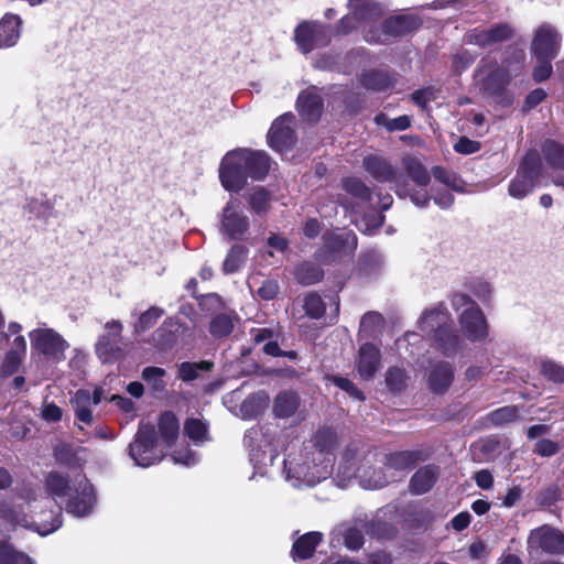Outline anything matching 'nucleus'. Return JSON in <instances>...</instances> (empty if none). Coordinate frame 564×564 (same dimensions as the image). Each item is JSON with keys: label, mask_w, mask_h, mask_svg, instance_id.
Here are the masks:
<instances>
[{"label": "nucleus", "mask_w": 564, "mask_h": 564, "mask_svg": "<svg viewBox=\"0 0 564 564\" xmlns=\"http://www.w3.org/2000/svg\"><path fill=\"white\" fill-rule=\"evenodd\" d=\"M514 34V28L509 23H497L489 28L477 26L468 30L463 41L468 45L489 48L510 40Z\"/></svg>", "instance_id": "obj_14"}, {"label": "nucleus", "mask_w": 564, "mask_h": 564, "mask_svg": "<svg viewBox=\"0 0 564 564\" xmlns=\"http://www.w3.org/2000/svg\"><path fill=\"white\" fill-rule=\"evenodd\" d=\"M257 293L262 300L270 301L278 295L279 283L274 280H264Z\"/></svg>", "instance_id": "obj_64"}, {"label": "nucleus", "mask_w": 564, "mask_h": 564, "mask_svg": "<svg viewBox=\"0 0 564 564\" xmlns=\"http://www.w3.org/2000/svg\"><path fill=\"white\" fill-rule=\"evenodd\" d=\"M438 470L433 465L420 468L410 480V490L414 495L427 492L436 481Z\"/></svg>", "instance_id": "obj_26"}, {"label": "nucleus", "mask_w": 564, "mask_h": 564, "mask_svg": "<svg viewBox=\"0 0 564 564\" xmlns=\"http://www.w3.org/2000/svg\"><path fill=\"white\" fill-rule=\"evenodd\" d=\"M269 397L264 392H257L246 398L241 405L240 412L243 419H252L259 415L268 406Z\"/></svg>", "instance_id": "obj_36"}, {"label": "nucleus", "mask_w": 564, "mask_h": 564, "mask_svg": "<svg viewBox=\"0 0 564 564\" xmlns=\"http://www.w3.org/2000/svg\"><path fill=\"white\" fill-rule=\"evenodd\" d=\"M558 449L560 446L557 443L549 438H541L535 443L533 451L542 457H550L555 455Z\"/></svg>", "instance_id": "obj_62"}, {"label": "nucleus", "mask_w": 564, "mask_h": 564, "mask_svg": "<svg viewBox=\"0 0 564 564\" xmlns=\"http://www.w3.org/2000/svg\"><path fill=\"white\" fill-rule=\"evenodd\" d=\"M553 58H536L539 64L533 69V79L538 83L547 79L552 74L551 61Z\"/></svg>", "instance_id": "obj_63"}, {"label": "nucleus", "mask_w": 564, "mask_h": 564, "mask_svg": "<svg viewBox=\"0 0 564 564\" xmlns=\"http://www.w3.org/2000/svg\"><path fill=\"white\" fill-rule=\"evenodd\" d=\"M524 62L525 52L517 47L508 48L500 64L491 57H484L475 72L476 86L486 95L499 99L511 79L520 75Z\"/></svg>", "instance_id": "obj_3"}, {"label": "nucleus", "mask_w": 564, "mask_h": 564, "mask_svg": "<svg viewBox=\"0 0 564 564\" xmlns=\"http://www.w3.org/2000/svg\"><path fill=\"white\" fill-rule=\"evenodd\" d=\"M90 402L89 390L84 389L77 390L70 399L76 420L86 425L93 424L94 421L91 409L95 405Z\"/></svg>", "instance_id": "obj_27"}, {"label": "nucleus", "mask_w": 564, "mask_h": 564, "mask_svg": "<svg viewBox=\"0 0 564 564\" xmlns=\"http://www.w3.org/2000/svg\"><path fill=\"white\" fill-rule=\"evenodd\" d=\"M304 310L311 318L317 319L324 315L326 304L318 294L310 293L305 296Z\"/></svg>", "instance_id": "obj_48"}, {"label": "nucleus", "mask_w": 564, "mask_h": 564, "mask_svg": "<svg viewBox=\"0 0 564 564\" xmlns=\"http://www.w3.org/2000/svg\"><path fill=\"white\" fill-rule=\"evenodd\" d=\"M365 170L378 182H389L400 185L401 175L388 161L379 155L369 154L362 161Z\"/></svg>", "instance_id": "obj_22"}, {"label": "nucleus", "mask_w": 564, "mask_h": 564, "mask_svg": "<svg viewBox=\"0 0 564 564\" xmlns=\"http://www.w3.org/2000/svg\"><path fill=\"white\" fill-rule=\"evenodd\" d=\"M246 258L247 250L242 246H234L224 261V272L228 274L237 271L245 263Z\"/></svg>", "instance_id": "obj_46"}, {"label": "nucleus", "mask_w": 564, "mask_h": 564, "mask_svg": "<svg viewBox=\"0 0 564 564\" xmlns=\"http://www.w3.org/2000/svg\"><path fill=\"white\" fill-rule=\"evenodd\" d=\"M128 452L134 464L143 468L161 462L164 457V447L158 441L154 426L149 423H141L139 425Z\"/></svg>", "instance_id": "obj_8"}, {"label": "nucleus", "mask_w": 564, "mask_h": 564, "mask_svg": "<svg viewBox=\"0 0 564 564\" xmlns=\"http://www.w3.org/2000/svg\"><path fill=\"white\" fill-rule=\"evenodd\" d=\"M29 338L34 351L55 362L64 360L65 351L69 348L68 341L44 323L30 330Z\"/></svg>", "instance_id": "obj_9"}, {"label": "nucleus", "mask_w": 564, "mask_h": 564, "mask_svg": "<svg viewBox=\"0 0 564 564\" xmlns=\"http://www.w3.org/2000/svg\"><path fill=\"white\" fill-rule=\"evenodd\" d=\"M243 442L249 449L250 462L254 468L262 475L267 474L263 468L273 464L276 454L264 427L256 425L249 429L245 434Z\"/></svg>", "instance_id": "obj_10"}, {"label": "nucleus", "mask_w": 564, "mask_h": 564, "mask_svg": "<svg viewBox=\"0 0 564 564\" xmlns=\"http://www.w3.org/2000/svg\"><path fill=\"white\" fill-rule=\"evenodd\" d=\"M382 323V316L377 312L366 313L360 321V334L372 336Z\"/></svg>", "instance_id": "obj_55"}, {"label": "nucleus", "mask_w": 564, "mask_h": 564, "mask_svg": "<svg viewBox=\"0 0 564 564\" xmlns=\"http://www.w3.org/2000/svg\"><path fill=\"white\" fill-rule=\"evenodd\" d=\"M163 314L164 311L162 308L158 306H151L140 315L138 322L134 325L135 332H144L151 328Z\"/></svg>", "instance_id": "obj_49"}, {"label": "nucleus", "mask_w": 564, "mask_h": 564, "mask_svg": "<svg viewBox=\"0 0 564 564\" xmlns=\"http://www.w3.org/2000/svg\"><path fill=\"white\" fill-rule=\"evenodd\" d=\"M348 8L349 13L337 25V32L341 34H347L359 25L372 22L383 14V7L376 0H349Z\"/></svg>", "instance_id": "obj_11"}, {"label": "nucleus", "mask_w": 564, "mask_h": 564, "mask_svg": "<svg viewBox=\"0 0 564 564\" xmlns=\"http://www.w3.org/2000/svg\"><path fill=\"white\" fill-rule=\"evenodd\" d=\"M158 426L161 442L164 444L163 447H170L180 433V423L177 417L174 413L166 411L161 414Z\"/></svg>", "instance_id": "obj_31"}, {"label": "nucleus", "mask_w": 564, "mask_h": 564, "mask_svg": "<svg viewBox=\"0 0 564 564\" xmlns=\"http://www.w3.org/2000/svg\"><path fill=\"white\" fill-rule=\"evenodd\" d=\"M376 122L383 126L388 131H403L411 126V118L406 115L389 119L383 115L376 117Z\"/></svg>", "instance_id": "obj_54"}, {"label": "nucleus", "mask_w": 564, "mask_h": 564, "mask_svg": "<svg viewBox=\"0 0 564 564\" xmlns=\"http://www.w3.org/2000/svg\"><path fill=\"white\" fill-rule=\"evenodd\" d=\"M471 292L479 301L487 303L492 297L494 288L488 281L478 280L473 283Z\"/></svg>", "instance_id": "obj_60"}, {"label": "nucleus", "mask_w": 564, "mask_h": 564, "mask_svg": "<svg viewBox=\"0 0 564 564\" xmlns=\"http://www.w3.org/2000/svg\"><path fill=\"white\" fill-rule=\"evenodd\" d=\"M328 380L339 389L346 391L351 398L360 401L365 399L364 393L348 378L333 376Z\"/></svg>", "instance_id": "obj_57"}, {"label": "nucleus", "mask_w": 564, "mask_h": 564, "mask_svg": "<svg viewBox=\"0 0 564 564\" xmlns=\"http://www.w3.org/2000/svg\"><path fill=\"white\" fill-rule=\"evenodd\" d=\"M325 247L334 257L352 253L357 248L356 235L346 228L335 229L324 235Z\"/></svg>", "instance_id": "obj_20"}, {"label": "nucleus", "mask_w": 564, "mask_h": 564, "mask_svg": "<svg viewBox=\"0 0 564 564\" xmlns=\"http://www.w3.org/2000/svg\"><path fill=\"white\" fill-rule=\"evenodd\" d=\"M419 328L424 334L433 336L447 357L455 355L462 348V339L454 330L451 314L443 304L425 311L419 319Z\"/></svg>", "instance_id": "obj_6"}, {"label": "nucleus", "mask_w": 564, "mask_h": 564, "mask_svg": "<svg viewBox=\"0 0 564 564\" xmlns=\"http://www.w3.org/2000/svg\"><path fill=\"white\" fill-rule=\"evenodd\" d=\"M268 140L271 148L276 151H284L291 148L295 142L294 117L291 113H284L272 123Z\"/></svg>", "instance_id": "obj_19"}, {"label": "nucleus", "mask_w": 564, "mask_h": 564, "mask_svg": "<svg viewBox=\"0 0 564 564\" xmlns=\"http://www.w3.org/2000/svg\"><path fill=\"white\" fill-rule=\"evenodd\" d=\"M236 316L232 313L216 314L209 323V333L215 338H223L231 334Z\"/></svg>", "instance_id": "obj_37"}, {"label": "nucleus", "mask_w": 564, "mask_h": 564, "mask_svg": "<svg viewBox=\"0 0 564 564\" xmlns=\"http://www.w3.org/2000/svg\"><path fill=\"white\" fill-rule=\"evenodd\" d=\"M46 488L57 503L67 497L65 509L77 518L89 516L95 508L94 488L84 475H77L70 486L68 478L58 473H50L46 477Z\"/></svg>", "instance_id": "obj_4"}, {"label": "nucleus", "mask_w": 564, "mask_h": 564, "mask_svg": "<svg viewBox=\"0 0 564 564\" xmlns=\"http://www.w3.org/2000/svg\"><path fill=\"white\" fill-rule=\"evenodd\" d=\"M344 189L352 196L360 199H368L370 197V189L368 186L357 177H347L343 181Z\"/></svg>", "instance_id": "obj_52"}, {"label": "nucleus", "mask_w": 564, "mask_h": 564, "mask_svg": "<svg viewBox=\"0 0 564 564\" xmlns=\"http://www.w3.org/2000/svg\"><path fill=\"white\" fill-rule=\"evenodd\" d=\"M382 468H373L369 457L360 458L357 451L347 447L338 465L337 477L340 481H347L357 478L365 489H377L389 484L393 479L392 475H388Z\"/></svg>", "instance_id": "obj_5"}, {"label": "nucleus", "mask_w": 564, "mask_h": 564, "mask_svg": "<svg viewBox=\"0 0 564 564\" xmlns=\"http://www.w3.org/2000/svg\"><path fill=\"white\" fill-rule=\"evenodd\" d=\"M381 366V354L377 346L366 343L359 347L356 370L364 380H370Z\"/></svg>", "instance_id": "obj_21"}, {"label": "nucleus", "mask_w": 564, "mask_h": 564, "mask_svg": "<svg viewBox=\"0 0 564 564\" xmlns=\"http://www.w3.org/2000/svg\"><path fill=\"white\" fill-rule=\"evenodd\" d=\"M454 380V368L447 361H437L429 372V388L434 393H444Z\"/></svg>", "instance_id": "obj_24"}, {"label": "nucleus", "mask_w": 564, "mask_h": 564, "mask_svg": "<svg viewBox=\"0 0 564 564\" xmlns=\"http://www.w3.org/2000/svg\"><path fill=\"white\" fill-rule=\"evenodd\" d=\"M422 19L417 14H401L390 17L382 23L381 31H369L366 40L375 43H384L390 36H401L417 30Z\"/></svg>", "instance_id": "obj_15"}, {"label": "nucleus", "mask_w": 564, "mask_h": 564, "mask_svg": "<svg viewBox=\"0 0 564 564\" xmlns=\"http://www.w3.org/2000/svg\"><path fill=\"white\" fill-rule=\"evenodd\" d=\"M297 110L302 118L316 122L323 112V100L316 87L303 90L297 97Z\"/></svg>", "instance_id": "obj_23"}, {"label": "nucleus", "mask_w": 564, "mask_h": 564, "mask_svg": "<svg viewBox=\"0 0 564 564\" xmlns=\"http://www.w3.org/2000/svg\"><path fill=\"white\" fill-rule=\"evenodd\" d=\"M294 41L297 48L307 54L329 43L330 30L318 21H303L294 30Z\"/></svg>", "instance_id": "obj_13"}, {"label": "nucleus", "mask_w": 564, "mask_h": 564, "mask_svg": "<svg viewBox=\"0 0 564 564\" xmlns=\"http://www.w3.org/2000/svg\"><path fill=\"white\" fill-rule=\"evenodd\" d=\"M338 437L329 427L319 429L297 453L283 460L285 480L294 488L312 487L333 474Z\"/></svg>", "instance_id": "obj_1"}, {"label": "nucleus", "mask_w": 564, "mask_h": 564, "mask_svg": "<svg viewBox=\"0 0 564 564\" xmlns=\"http://www.w3.org/2000/svg\"><path fill=\"white\" fill-rule=\"evenodd\" d=\"M451 306L457 314L459 330L470 343H482L489 336V326L480 306L468 295L451 296Z\"/></svg>", "instance_id": "obj_7"}, {"label": "nucleus", "mask_w": 564, "mask_h": 564, "mask_svg": "<svg viewBox=\"0 0 564 564\" xmlns=\"http://www.w3.org/2000/svg\"><path fill=\"white\" fill-rule=\"evenodd\" d=\"M172 459L175 464L184 465L186 467L195 466L199 462L198 455L187 447L175 449L172 453Z\"/></svg>", "instance_id": "obj_58"}, {"label": "nucleus", "mask_w": 564, "mask_h": 564, "mask_svg": "<svg viewBox=\"0 0 564 564\" xmlns=\"http://www.w3.org/2000/svg\"><path fill=\"white\" fill-rule=\"evenodd\" d=\"M249 227V221L242 214H224L221 232L229 239H241Z\"/></svg>", "instance_id": "obj_30"}, {"label": "nucleus", "mask_w": 564, "mask_h": 564, "mask_svg": "<svg viewBox=\"0 0 564 564\" xmlns=\"http://www.w3.org/2000/svg\"><path fill=\"white\" fill-rule=\"evenodd\" d=\"M528 545L531 550L541 549L547 553H563L564 533L550 525H542L531 531Z\"/></svg>", "instance_id": "obj_18"}, {"label": "nucleus", "mask_w": 564, "mask_h": 564, "mask_svg": "<svg viewBox=\"0 0 564 564\" xmlns=\"http://www.w3.org/2000/svg\"><path fill=\"white\" fill-rule=\"evenodd\" d=\"M322 541V533L313 531L300 536L294 543L291 551L293 560H305L313 555L316 546Z\"/></svg>", "instance_id": "obj_29"}, {"label": "nucleus", "mask_w": 564, "mask_h": 564, "mask_svg": "<svg viewBox=\"0 0 564 564\" xmlns=\"http://www.w3.org/2000/svg\"><path fill=\"white\" fill-rule=\"evenodd\" d=\"M270 169L271 159L264 151L237 148L221 158L218 177L225 191L237 194L247 186L249 180L263 181Z\"/></svg>", "instance_id": "obj_2"}, {"label": "nucleus", "mask_w": 564, "mask_h": 564, "mask_svg": "<svg viewBox=\"0 0 564 564\" xmlns=\"http://www.w3.org/2000/svg\"><path fill=\"white\" fill-rule=\"evenodd\" d=\"M32 524L34 525V530L37 531L39 534L43 536L55 532L62 527L61 508H58L57 512L52 517V520L50 522L43 520L40 523Z\"/></svg>", "instance_id": "obj_59"}, {"label": "nucleus", "mask_w": 564, "mask_h": 564, "mask_svg": "<svg viewBox=\"0 0 564 564\" xmlns=\"http://www.w3.org/2000/svg\"><path fill=\"white\" fill-rule=\"evenodd\" d=\"M432 174L435 177V180L445 184L447 187H451L454 189L460 188V180L457 177L456 174L448 172L447 170H445L441 166L433 167Z\"/></svg>", "instance_id": "obj_56"}, {"label": "nucleus", "mask_w": 564, "mask_h": 564, "mask_svg": "<svg viewBox=\"0 0 564 564\" xmlns=\"http://www.w3.org/2000/svg\"><path fill=\"white\" fill-rule=\"evenodd\" d=\"M213 367V362L210 361H199V362H182L178 366V377L183 381H193L198 378L202 371H209Z\"/></svg>", "instance_id": "obj_42"}, {"label": "nucleus", "mask_w": 564, "mask_h": 564, "mask_svg": "<svg viewBox=\"0 0 564 564\" xmlns=\"http://www.w3.org/2000/svg\"><path fill=\"white\" fill-rule=\"evenodd\" d=\"M105 333L100 334L95 344V352L102 364H111L120 355L121 333L120 321L111 319L104 325Z\"/></svg>", "instance_id": "obj_16"}, {"label": "nucleus", "mask_w": 564, "mask_h": 564, "mask_svg": "<svg viewBox=\"0 0 564 564\" xmlns=\"http://www.w3.org/2000/svg\"><path fill=\"white\" fill-rule=\"evenodd\" d=\"M0 564H35L25 553L17 551L12 545L0 544Z\"/></svg>", "instance_id": "obj_43"}, {"label": "nucleus", "mask_w": 564, "mask_h": 564, "mask_svg": "<svg viewBox=\"0 0 564 564\" xmlns=\"http://www.w3.org/2000/svg\"><path fill=\"white\" fill-rule=\"evenodd\" d=\"M406 173L419 186H425L430 182V173L426 167L415 158H406L403 161Z\"/></svg>", "instance_id": "obj_40"}, {"label": "nucleus", "mask_w": 564, "mask_h": 564, "mask_svg": "<svg viewBox=\"0 0 564 564\" xmlns=\"http://www.w3.org/2000/svg\"><path fill=\"white\" fill-rule=\"evenodd\" d=\"M184 435L195 445H202L209 441L208 426L199 419L191 417L184 423Z\"/></svg>", "instance_id": "obj_38"}, {"label": "nucleus", "mask_w": 564, "mask_h": 564, "mask_svg": "<svg viewBox=\"0 0 564 564\" xmlns=\"http://www.w3.org/2000/svg\"><path fill=\"white\" fill-rule=\"evenodd\" d=\"M520 416L518 406L507 405L491 412L488 417L495 425H502L516 421Z\"/></svg>", "instance_id": "obj_47"}, {"label": "nucleus", "mask_w": 564, "mask_h": 564, "mask_svg": "<svg viewBox=\"0 0 564 564\" xmlns=\"http://www.w3.org/2000/svg\"><path fill=\"white\" fill-rule=\"evenodd\" d=\"M166 371L160 367H145L142 370V379L147 382V384L151 388L153 393H162L165 391L166 383L164 381V376Z\"/></svg>", "instance_id": "obj_41"}, {"label": "nucleus", "mask_w": 564, "mask_h": 564, "mask_svg": "<svg viewBox=\"0 0 564 564\" xmlns=\"http://www.w3.org/2000/svg\"><path fill=\"white\" fill-rule=\"evenodd\" d=\"M541 161L535 152L525 155L523 163L509 185V195L517 199L525 197L535 186L541 174Z\"/></svg>", "instance_id": "obj_12"}, {"label": "nucleus", "mask_w": 564, "mask_h": 564, "mask_svg": "<svg viewBox=\"0 0 564 564\" xmlns=\"http://www.w3.org/2000/svg\"><path fill=\"white\" fill-rule=\"evenodd\" d=\"M562 35L553 25H540L531 42V53L535 58H555L560 52Z\"/></svg>", "instance_id": "obj_17"}, {"label": "nucleus", "mask_w": 564, "mask_h": 564, "mask_svg": "<svg viewBox=\"0 0 564 564\" xmlns=\"http://www.w3.org/2000/svg\"><path fill=\"white\" fill-rule=\"evenodd\" d=\"M546 163L554 170L564 167V147L552 140H546L542 148Z\"/></svg>", "instance_id": "obj_39"}, {"label": "nucleus", "mask_w": 564, "mask_h": 564, "mask_svg": "<svg viewBox=\"0 0 564 564\" xmlns=\"http://www.w3.org/2000/svg\"><path fill=\"white\" fill-rule=\"evenodd\" d=\"M383 267V259L381 256L377 253H371L367 256L364 260L362 271L366 275L372 276L378 274Z\"/></svg>", "instance_id": "obj_61"}, {"label": "nucleus", "mask_w": 564, "mask_h": 564, "mask_svg": "<svg viewBox=\"0 0 564 564\" xmlns=\"http://www.w3.org/2000/svg\"><path fill=\"white\" fill-rule=\"evenodd\" d=\"M362 84L368 89L381 91L390 86V79L382 72H371L364 76Z\"/></svg>", "instance_id": "obj_51"}, {"label": "nucleus", "mask_w": 564, "mask_h": 564, "mask_svg": "<svg viewBox=\"0 0 564 564\" xmlns=\"http://www.w3.org/2000/svg\"><path fill=\"white\" fill-rule=\"evenodd\" d=\"M22 21L18 15L6 14L0 21V48L13 46L20 37Z\"/></svg>", "instance_id": "obj_28"}, {"label": "nucleus", "mask_w": 564, "mask_h": 564, "mask_svg": "<svg viewBox=\"0 0 564 564\" xmlns=\"http://www.w3.org/2000/svg\"><path fill=\"white\" fill-rule=\"evenodd\" d=\"M24 360L25 358L22 356L6 351L0 366V376L7 378L14 375Z\"/></svg>", "instance_id": "obj_50"}, {"label": "nucleus", "mask_w": 564, "mask_h": 564, "mask_svg": "<svg viewBox=\"0 0 564 564\" xmlns=\"http://www.w3.org/2000/svg\"><path fill=\"white\" fill-rule=\"evenodd\" d=\"M299 404L300 401L297 394L285 391L276 395L273 411L276 416L286 419L296 412Z\"/></svg>", "instance_id": "obj_35"}, {"label": "nucleus", "mask_w": 564, "mask_h": 564, "mask_svg": "<svg viewBox=\"0 0 564 564\" xmlns=\"http://www.w3.org/2000/svg\"><path fill=\"white\" fill-rule=\"evenodd\" d=\"M246 199L254 212L278 209L281 206L278 197L262 186L251 188L246 194Z\"/></svg>", "instance_id": "obj_25"}, {"label": "nucleus", "mask_w": 564, "mask_h": 564, "mask_svg": "<svg viewBox=\"0 0 564 564\" xmlns=\"http://www.w3.org/2000/svg\"><path fill=\"white\" fill-rule=\"evenodd\" d=\"M541 373L554 383L564 382V367L553 360L542 361Z\"/></svg>", "instance_id": "obj_53"}, {"label": "nucleus", "mask_w": 564, "mask_h": 564, "mask_svg": "<svg viewBox=\"0 0 564 564\" xmlns=\"http://www.w3.org/2000/svg\"><path fill=\"white\" fill-rule=\"evenodd\" d=\"M386 384L390 391L399 392L408 386L409 377L404 369L390 367L386 372Z\"/></svg>", "instance_id": "obj_45"}, {"label": "nucleus", "mask_w": 564, "mask_h": 564, "mask_svg": "<svg viewBox=\"0 0 564 564\" xmlns=\"http://www.w3.org/2000/svg\"><path fill=\"white\" fill-rule=\"evenodd\" d=\"M295 278L301 284L311 285L323 278V272L317 265L305 262L296 268Z\"/></svg>", "instance_id": "obj_44"}, {"label": "nucleus", "mask_w": 564, "mask_h": 564, "mask_svg": "<svg viewBox=\"0 0 564 564\" xmlns=\"http://www.w3.org/2000/svg\"><path fill=\"white\" fill-rule=\"evenodd\" d=\"M345 218L366 235H373L383 223V214H345Z\"/></svg>", "instance_id": "obj_33"}, {"label": "nucleus", "mask_w": 564, "mask_h": 564, "mask_svg": "<svg viewBox=\"0 0 564 564\" xmlns=\"http://www.w3.org/2000/svg\"><path fill=\"white\" fill-rule=\"evenodd\" d=\"M420 458V453L415 451H403L392 453L386 457V469L403 471L411 468Z\"/></svg>", "instance_id": "obj_34"}, {"label": "nucleus", "mask_w": 564, "mask_h": 564, "mask_svg": "<svg viewBox=\"0 0 564 564\" xmlns=\"http://www.w3.org/2000/svg\"><path fill=\"white\" fill-rule=\"evenodd\" d=\"M177 327V322L173 318H169L153 333V340L159 350L166 351L176 344L177 335L175 330Z\"/></svg>", "instance_id": "obj_32"}]
</instances>
